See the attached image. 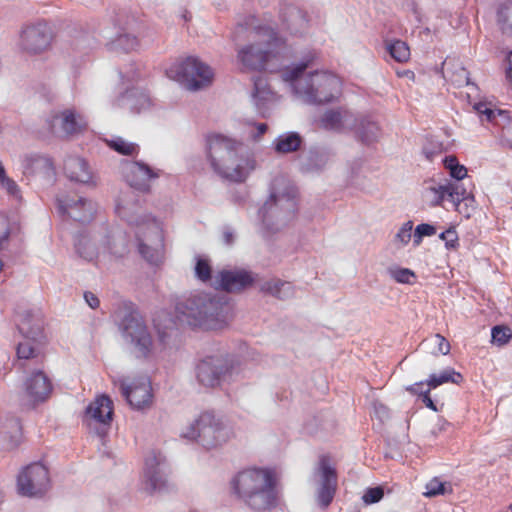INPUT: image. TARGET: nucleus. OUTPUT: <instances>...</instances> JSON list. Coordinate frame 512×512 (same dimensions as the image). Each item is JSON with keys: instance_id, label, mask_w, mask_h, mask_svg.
<instances>
[{"instance_id": "obj_1", "label": "nucleus", "mask_w": 512, "mask_h": 512, "mask_svg": "<svg viewBox=\"0 0 512 512\" xmlns=\"http://www.w3.org/2000/svg\"><path fill=\"white\" fill-rule=\"evenodd\" d=\"M206 157L220 178L234 183L244 182L256 168L254 156L241 141L219 133L206 136Z\"/></svg>"}, {"instance_id": "obj_2", "label": "nucleus", "mask_w": 512, "mask_h": 512, "mask_svg": "<svg viewBox=\"0 0 512 512\" xmlns=\"http://www.w3.org/2000/svg\"><path fill=\"white\" fill-rule=\"evenodd\" d=\"M278 479L274 470L248 467L235 473L230 481L231 494L255 511H267L279 503Z\"/></svg>"}, {"instance_id": "obj_3", "label": "nucleus", "mask_w": 512, "mask_h": 512, "mask_svg": "<svg viewBox=\"0 0 512 512\" xmlns=\"http://www.w3.org/2000/svg\"><path fill=\"white\" fill-rule=\"evenodd\" d=\"M315 58L316 54L309 52L300 63L284 71L283 79L294 82L295 92L306 102L318 105L330 103L341 94L342 83L336 75L326 71H316L304 79H299Z\"/></svg>"}, {"instance_id": "obj_4", "label": "nucleus", "mask_w": 512, "mask_h": 512, "mask_svg": "<svg viewBox=\"0 0 512 512\" xmlns=\"http://www.w3.org/2000/svg\"><path fill=\"white\" fill-rule=\"evenodd\" d=\"M228 303L201 293L176 305V318L189 326L204 330L223 328L229 319Z\"/></svg>"}, {"instance_id": "obj_5", "label": "nucleus", "mask_w": 512, "mask_h": 512, "mask_svg": "<svg viewBox=\"0 0 512 512\" xmlns=\"http://www.w3.org/2000/svg\"><path fill=\"white\" fill-rule=\"evenodd\" d=\"M254 16L245 23L248 37L255 43L247 45L238 52V59L249 70H264L271 59L276 58L284 47V40L275 29L268 25L256 24Z\"/></svg>"}, {"instance_id": "obj_6", "label": "nucleus", "mask_w": 512, "mask_h": 512, "mask_svg": "<svg viewBox=\"0 0 512 512\" xmlns=\"http://www.w3.org/2000/svg\"><path fill=\"white\" fill-rule=\"evenodd\" d=\"M182 435L184 438L197 441L206 449H212L226 443L233 433L212 412H203Z\"/></svg>"}, {"instance_id": "obj_7", "label": "nucleus", "mask_w": 512, "mask_h": 512, "mask_svg": "<svg viewBox=\"0 0 512 512\" xmlns=\"http://www.w3.org/2000/svg\"><path fill=\"white\" fill-rule=\"evenodd\" d=\"M135 235L139 254L150 264L158 265L164 255V235L161 223L147 215L136 222Z\"/></svg>"}, {"instance_id": "obj_8", "label": "nucleus", "mask_w": 512, "mask_h": 512, "mask_svg": "<svg viewBox=\"0 0 512 512\" xmlns=\"http://www.w3.org/2000/svg\"><path fill=\"white\" fill-rule=\"evenodd\" d=\"M166 75L170 79L184 84L189 90H199L212 83L214 73L212 69L198 58L187 57L177 60L166 68Z\"/></svg>"}, {"instance_id": "obj_9", "label": "nucleus", "mask_w": 512, "mask_h": 512, "mask_svg": "<svg viewBox=\"0 0 512 512\" xmlns=\"http://www.w3.org/2000/svg\"><path fill=\"white\" fill-rule=\"evenodd\" d=\"M235 371L233 363L226 357L209 356L197 365V379L206 387H216L230 380Z\"/></svg>"}, {"instance_id": "obj_10", "label": "nucleus", "mask_w": 512, "mask_h": 512, "mask_svg": "<svg viewBox=\"0 0 512 512\" xmlns=\"http://www.w3.org/2000/svg\"><path fill=\"white\" fill-rule=\"evenodd\" d=\"M54 34L45 21L26 25L20 34L19 46L30 55H38L50 49Z\"/></svg>"}, {"instance_id": "obj_11", "label": "nucleus", "mask_w": 512, "mask_h": 512, "mask_svg": "<svg viewBox=\"0 0 512 512\" xmlns=\"http://www.w3.org/2000/svg\"><path fill=\"white\" fill-rule=\"evenodd\" d=\"M18 491L23 496L44 495L50 488L48 469L41 463H32L25 467L17 479Z\"/></svg>"}, {"instance_id": "obj_12", "label": "nucleus", "mask_w": 512, "mask_h": 512, "mask_svg": "<svg viewBox=\"0 0 512 512\" xmlns=\"http://www.w3.org/2000/svg\"><path fill=\"white\" fill-rule=\"evenodd\" d=\"M146 489L150 493L169 491L171 485L166 474V459L161 452L152 450L145 458Z\"/></svg>"}, {"instance_id": "obj_13", "label": "nucleus", "mask_w": 512, "mask_h": 512, "mask_svg": "<svg viewBox=\"0 0 512 512\" xmlns=\"http://www.w3.org/2000/svg\"><path fill=\"white\" fill-rule=\"evenodd\" d=\"M57 206L63 217L80 223L90 222L96 213V204L93 201L77 195L58 197Z\"/></svg>"}, {"instance_id": "obj_14", "label": "nucleus", "mask_w": 512, "mask_h": 512, "mask_svg": "<svg viewBox=\"0 0 512 512\" xmlns=\"http://www.w3.org/2000/svg\"><path fill=\"white\" fill-rule=\"evenodd\" d=\"M130 352L137 358H147L152 351V339L141 314L130 306Z\"/></svg>"}, {"instance_id": "obj_15", "label": "nucleus", "mask_w": 512, "mask_h": 512, "mask_svg": "<svg viewBox=\"0 0 512 512\" xmlns=\"http://www.w3.org/2000/svg\"><path fill=\"white\" fill-rule=\"evenodd\" d=\"M316 472L320 476L318 502L323 508H326L332 502L337 489V473L331 465L328 455L319 457Z\"/></svg>"}, {"instance_id": "obj_16", "label": "nucleus", "mask_w": 512, "mask_h": 512, "mask_svg": "<svg viewBox=\"0 0 512 512\" xmlns=\"http://www.w3.org/2000/svg\"><path fill=\"white\" fill-rule=\"evenodd\" d=\"M160 171L141 161H130V187L148 193L159 178Z\"/></svg>"}, {"instance_id": "obj_17", "label": "nucleus", "mask_w": 512, "mask_h": 512, "mask_svg": "<svg viewBox=\"0 0 512 512\" xmlns=\"http://www.w3.org/2000/svg\"><path fill=\"white\" fill-rule=\"evenodd\" d=\"M26 396L32 404L45 401L52 392V384L42 370L33 372L24 383Z\"/></svg>"}, {"instance_id": "obj_18", "label": "nucleus", "mask_w": 512, "mask_h": 512, "mask_svg": "<svg viewBox=\"0 0 512 512\" xmlns=\"http://www.w3.org/2000/svg\"><path fill=\"white\" fill-rule=\"evenodd\" d=\"M14 321L24 338L32 339L33 341L42 338L43 319L40 315H35L29 310H21L15 313Z\"/></svg>"}, {"instance_id": "obj_19", "label": "nucleus", "mask_w": 512, "mask_h": 512, "mask_svg": "<svg viewBox=\"0 0 512 512\" xmlns=\"http://www.w3.org/2000/svg\"><path fill=\"white\" fill-rule=\"evenodd\" d=\"M218 286L226 292H239L252 285L254 279L251 273L245 270H224L218 275Z\"/></svg>"}, {"instance_id": "obj_20", "label": "nucleus", "mask_w": 512, "mask_h": 512, "mask_svg": "<svg viewBox=\"0 0 512 512\" xmlns=\"http://www.w3.org/2000/svg\"><path fill=\"white\" fill-rule=\"evenodd\" d=\"M153 394L151 381L148 377L134 380L130 385V407L136 410H144L152 404Z\"/></svg>"}, {"instance_id": "obj_21", "label": "nucleus", "mask_w": 512, "mask_h": 512, "mask_svg": "<svg viewBox=\"0 0 512 512\" xmlns=\"http://www.w3.org/2000/svg\"><path fill=\"white\" fill-rule=\"evenodd\" d=\"M280 19L284 29L299 33L308 25L306 14L294 5H284L280 10Z\"/></svg>"}, {"instance_id": "obj_22", "label": "nucleus", "mask_w": 512, "mask_h": 512, "mask_svg": "<svg viewBox=\"0 0 512 512\" xmlns=\"http://www.w3.org/2000/svg\"><path fill=\"white\" fill-rule=\"evenodd\" d=\"M86 415L99 423H109L113 415L112 400L106 395L97 396L86 408Z\"/></svg>"}, {"instance_id": "obj_23", "label": "nucleus", "mask_w": 512, "mask_h": 512, "mask_svg": "<svg viewBox=\"0 0 512 512\" xmlns=\"http://www.w3.org/2000/svg\"><path fill=\"white\" fill-rule=\"evenodd\" d=\"M64 170L66 175L73 181L89 184L93 181V176L89 171L87 162L81 158H70L65 162Z\"/></svg>"}, {"instance_id": "obj_24", "label": "nucleus", "mask_w": 512, "mask_h": 512, "mask_svg": "<svg viewBox=\"0 0 512 512\" xmlns=\"http://www.w3.org/2000/svg\"><path fill=\"white\" fill-rule=\"evenodd\" d=\"M443 73L444 77L456 87H464L470 84L469 72L456 60H445Z\"/></svg>"}, {"instance_id": "obj_25", "label": "nucleus", "mask_w": 512, "mask_h": 512, "mask_svg": "<svg viewBox=\"0 0 512 512\" xmlns=\"http://www.w3.org/2000/svg\"><path fill=\"white\" fill-rule=\"evenodd\" d=\"M351 117V113L346 109H330L320 118V126L326 130L339 132L344 128V123Z\"/></svg>"}, {"instance_id": "obj_26", "label": "nucleus", "mask_w": 512, "mask_h": 512, "mask_svg": "<svg viewBox=\"0 0 512 512\" xmlns=\"http://www.w3.org/2000/svg\"><path fill=\"white\" fill-rule=\"evenodd\" d=\"M61 128L66 135H73L86 128V122L82 116L77 115L73 110H65L61 113Z\"/></svg>"}, {"instance_id": "obj_27", "label": "nucleus", "mask_w": 512, "mask_h": 512, "mask_svg": "<svg viewBox=\"0 0 512 512\" xmlns=\"http://www.w3.org/2000/svg\"><path fill=\"white\" fill-rule=\"evenodd\" d=\"M22 436L21 422L17 418H11L0 426V438L9 439L8 446L16 447Z\"/></svg>"}, {"instance_id": "obj_28", "label": "nucleus", "mask_w": 512, "mask_h": 512, "mask_svg": "<svg viewBox=\"0 0 512 512\" xmlns=\"http://www.w3.org/2000/svg\"><path fill=\"white\" fill-rule=\"evenodd\" d=\"M462 379L463 377L459 372H456L453 368H447L443 370L439 375L431 374L426 380V385L430 389H435L438 386L449 382L459 384Z\"/></svg>"}, {"instance_id": "obj_29", "label": "nucleus", "mask_w": 512, "mask_h": 512, "mask_svg": "<svg viewBox=\"0 0 512 512\" xmlns=\"http://www.w3.org/2000/svg\"><path fill=\"white\" fill-rule=\"evenodd\" d=\"M152 105V101L143 88H131L130 87V108L141 113L148 110Z\"/></svg>"}, {"instance_id": "obj_30", "label": "nucleus", "mask_w": 512, "mask_h": 512, "mask_svg": "<svg viewBox=\"0 0 512 512\" xmlns=\"http://www.w3.org/2000/svg\"><path fill=\"white\" fill-rule=\"evenodd\" d=\"M261 290L279 299H285L293 294V287L290 282L272 280L265 282Z\"/></svg>"}, {"instance_id": "obj_31", "label": "nucleus", "mask_w": 512, "mask_h": 512, "mask_svg": "<svg viewBox=\"0 0 512 512\" xmlns=\"http://www.w3.org/2000/svg\"><path fill=\"white\" fill-rule=\"evenodd\" d=\"M357 133L362 142L371 143L377 139L379 135V127L375 122L368 118H362L357 125Z\"/></svg>"}, {"instance_id": "obj_32", "label": "nucleus", "mask_w": 512, "mask_h": 512, "mask_svg": "<svg viewBox=\"0 0 512 512\" xmlns=\"http://www.w3.org/2000/svg\"><path fill=\"white\" fill-rule=\"evenodd\" d=\"M301 142L302 140L298 134L290 133L277 139L275 149L279 153L294 152L299 149Z\"/></svg>"}, {"instance_id": "obj_33", "label": "nucleus", "mask_w": 512, "mask_h": 512, "mask_svg": "<svg viewBox=\"0 0 512 512\" xmlns=\"http://www.w3.org/2000/svg\"><path fill=\"white\" fill-rule=\"evenodd\" d=\"M466 191L460 190V186L456 183L447 182L444 184V201L447 200L452 204L454 209H458L460 203L465 199Z\"/></svg>"}, {"instance_id": "obj_34", "label": "nucleus", "mask_w": 512, "mask_h": 512, "mask_svg": "<svg viewBox=\"0 0 512 512\" xmlns=\"http://www.w3.org/2000/svg\"><path fill=\"white\" fill-rule=\"evenodd\" d=\"M38 338L36 341L25 338L24 341L20 342L17 346V357L18 359H33L39 354L38 344L40 343Z\"/></svg>"}, {"instance_id": "obj_35", "label": "nucleus", "mask_w": 512, "mask_h": 512, "mask_svg": "<svg viewBox=\"0 0 512 512\" xmlns=\"http://www.w3.org/2000/svg\"><path fill=\"white\" fill-rule=\"evenodd\" d=\"M498 23L504 33L512 35V0L506 1L499 8Z\"/></svg>"}, {"instance_id": "obj_36", "label": "nucleus", "mask_w": 512, "mask_h": 512, "mask_svg": "<svg viewBox=\"0 0 512 512\" xmlns=\"http://www.w3.org/2000/svg\"><path fill=\"white\" fill-rule=\"evenodd\" d=\"M387 51L397 62H406L410 58V49L408 45L401 40H396L388 44Z\"/></svg>"}, {"instance_id": "obj_37", "label": "nucleus", "mask_w": 512, "mask_h": 512, "mask_svg": "<svg viewBox=\"0 0 512 512\" xmlns=\"http://www.w3.org/2000/svg\"><path fill=\"white\" fill-rule=\"evenodd\" d=\"M443 163L452 178L462 180L467 176V168L464 165L459 164L458 159L455 156L445 157Z\"/></svg>"}, {"instance_id": "obj_38", "label": "nucleus", "mask_w": 512, "mask_h": 512, "mask_svg": "<svg viewBox=\"0 0 512 512\" xmlns=\"http://www.w3.org/2000/svg\"><path fill=\"white\" fill-rule=\"evenodd\" d=\"M153 323L160 337H164L166 330L173 328L175 325L174 319L164 310L157 313L153 318Z\"/></svg>"}, {"instance_id": "obj_39", "label": "nucleus", "mask_w": 512, "mask_h": 512, "mask_svg": "<svg viewBox=\"0 0 512 512\" xmlns=\"http://www.w3.org/2000/svg\"><path fill=\"white\" fill-rule=\"evenodd\" d=\"M296 191L294 188H290L286 195H282L280 198H276L275 195L271 196V203L266 202L263 208L261 209L263 215L271 208L273 204H280L282 205L283 202L287 203V206L291 209H294L296 206Z\"/></svg>"}, {"instance_id": "obj_40", "label": "nucleus", "mask_w": 512, "mask_h": 512, "mask_svg": "<svg viewBox=\"0 0 512 512\" xmlns=\"http://www.w3.org/2000/svg\"><path fill=\"white\" fill-rule=\"evenodd\" d=\"M425 197L429 200L431 206H442L444 202V184L427 186L425 188Z\"/></svg>"}, {"instance_id": "obj_41", "label": "nucleus", "mask_w": 512, "mask_h": 512, "mask_svg": "<svg viewBox=\"0 0 512 512\" xmlns=\"http://www.w3.org/2000/svg\"><path fill=\"white\" fill-rule=\"evenodd\" d=\"M491 336L494 344L503 346L512 338V332L507 326H494L491 330Z\"/></svg>"}, {"instance_id": "obj_42", "label": "nucleus", "mask_w": 512, "mask_h": 512, "mask_svg": "<svg viewBox=\"0 0 512 512\" xmlns=\"http://www.w3.org/2000/svg\"><path fill=\"white\" fill-rule=\"evenodd\" d=\"M452 492L451 486H449L448 493ZM447 493L446 483L441 482L438 478H433L426 484V497H435L438 495H444Z\"/></svg>"}, {"instance_id": "obj_43", "label": "nucleus", "mask_w": 512, "mask_h": 512, "mask_svg": "<svg viewBox=\"0 0 512 512\" xmlns=\"http://www.w3.org/2000/svg\"><path fill=\"white\" fill-rule=\"evenodd\" d=\"M212 269L210 263L206 259L199 258L195 266L196 277L202 282H207L211 279Z\"/></svg>"}, {"instance_id": "obj_44", "label": "nucleus", "mask_w": 512, "mask_h": 512, "mask_svg": "<svg viewBox=\"0 0 512 512\" xmlns=\"http://www.w3.org/2000/svg\"><path fill=\"white\" fill-rule=\"evenodd\" d=\"M391 277L398 283L410 284L411 278H415V273L408 268H395L390 270Z\"/></svg>"}, {"instance_id": "obj_45", "label": "nucleus", "mask_w": 512, "mask_h": 512, "mask_svg": "<svg viewBox=\"0 0 512 512\" xmlns=\"http://www.w3.org/2000/svg\"><path fill=\"white\" fill-rule=\"evenodd\" d=\"M436 233V228L433 225L430 224H419L414 232V244L416 246L420 245L422 242L423 237L425 236H433Z\"/></svg>"}, {"instance_id": "obj_46", "label": "nucleus", "mask_w": 512, "mask_h": 512, "mask_svg": "<svg viewBox=\"0 0 512 512\" xmlns=\"http://www.w3.org/2000/svg\"><path fill=\"white\" fill-rule=\"evenodd\" d=\"M432 341H433V343L435 345V348L433 350V354H436V355H438V354H442V355L449 354L451 346H450L449 341L444 336H442L441 334H435L432 337Z\"/></svg>"}, {"instance_id": "obj_47", "label": "nucleus", "mask_w": 512, "mask_h": 512, "mask_svg": "<svg viewBox=\"0 0 512 512\" xmlns=\"http://www.w3.org/2000/svg\"><path fill=\"white\" fill-rule=\"evenodd\" d=\"M384 496V490L381 487L368 488L362 496L365 504H374L379 502Z\"/></svg>"}, {"instance_id": "obj_48", "label": "nucleus", "mask_w": 512, "mask_h": 512, "mask_svg": "<svg viewBox=\"0 0 512 512\" xmlns=\"http://www.w3.org/2000/svg\"><path fill=\"white\" fill-rule=\"evenodd\" d=\"M413 223L412 221H408L402 225L395 236V240L401 245H406L409 243L412 236Z\"/></svg>"}, {"instance_id": "obj_49", "label": "nucleus", "mask_w": 512, "mask_h": 512, "mask_svg": "<svg viewBox=\"0 0 512 512\" xmlns=\"http://www.w3.org/2000/svg\"><path fill=\"white\" fill-rule=\"evenodd\" d=\"M0 184L7 191L8 194L12 196H18L20 193L19 187L16 182L4 175L3 179H0Z\"/></svg>"}, {"instance_id": "obj_50", "label": "nucleus", "mask_w": 512, "mask_h": 512, "mask_svg": "<svg viewBox=\"0 0 512 512\" xmlns=\"http://www.w3.org/2000/svg\"><path fill=\"white\" fill-rule=\"evenodd\" d=\"M105 142L111 149L115 150L116 152L122 155H128V144H126L123 139L117 138L115 140H105Z\"/></svg>"}, {"instance_id": "obj_51", "label": "nucleus", "mask_w": 512, "mask_h": 512, "mask_svg": "<svg viewBox=\"0 0 512 512\" xmlns=\"http://www.w3.org/2000/svg\"><path fill=\"white\" fill-rule=\"evenodd\" d=\"M475 110L481 117H485L487 121L495 118V112L486 103H477L474 106Z\"/></svg>"}, {"instance_id": "obj_52", "label": "nucleus", "mask_w": 512, "mask_h": 512, "mask_svg": "<svg viewBox=\"0 0 512 512\" xmlns=\"http://www.w3.org/2000/svg\"><path fill=\"white\" fill-rule=\"evenodd\" d=\"M115 214L120 218L125 220L127 217V207L125 200L120 198L115 201Z\"/></svg>"}, {"instance_id": "obj_53", "label": "nucleus", "mask_w": 512, "mask_h": 512, "mask_svg": "<svg viewBox=\"0 0 512 512\" xmlns=\"http://www.w3.org/2000/svg\"><path fill=\"white\" fill-rule=\"evenodd\" d=\"M440 238L446 241L447 246L455 247L457 241L456 233L454 230H447L440 234Z\"/></svg>"}, {"instance_id": "obj_54", "label": "nucleus", "mask_w": 512, "mask_h": 512, "mask_svg": "<svg viewBox=\"0 0 512 512\" xmlns=\"http://www.w3.org/2000/svg\"><path fill=\"white\" fill-rule=\"evenodd\" d=\"M426 384V381H420L416 382L406 388V391H408L412 395L422 396L424 394L423 387Z\"/></svg>"}, {"instance_id": "obj_55", "label": "nucleus", "mask_w": 512, "mask_h": 512, "mask_svg": "<svg viewBox=\"0 0 512 512\" xmlns=\"http://www.w3.org/2000/svg\"><path fill=\"white\" fill-rule=\"evenodd\" d=\"M432 389H430L429 387L424 391V394L421 396V400L423 402V404L431 409L432 411H435L437 412L438 411V408L436 407L435 403L433 402V400L431 399L430 397V391Z\"/></svg>"}, {"instance_id": "obj_56", "label": "nucleus", "mask_w": 512, "mask_h": 512, "mask_svg": "<svg viewBox=\"0 0 512 512\" xmlns=\"http://www.w3.org/2000/svg\"><path fill=\"white\" fill-rule=\"evenodd\" d=\"M84 298L87 302V304L92 308V309H96L99 307L100 305V301L98 299V297L92 293V292H86L84 294Z\"/></svg>"}, {"instance_id": "obj_57", "label": "nucleus", "mask_w": 512, "mask_h": 512, "mask_svg": "<svg viewBox=\"0 0 512 512\" xmlns=\"http://www.w3.org/2000/svg\"><path fill=\"white\" fill-rule=\"evenodd\" d=\"M441 146H437L435 149L430 150L428 147H424L423 153L429 161H433L435 156L441 153Z\"/></svg>"}, {"instance_id": "obj_58", "label": "nucleus", "mask_w": 512, "mask_h": 512, "mask_svg": "<svg viewBox=\"0 0 512 512\" xmlns=\"http://www.w3.org/2000/svg\"><path fill=\"white\" fill-rule=\"evenodd\" d=\"M119 390L122 397L128 401V384L125 382V380H119Z\"/></svg>"}, {"instance_id": "obj_59", "label": "nucleus", "mask_w": 512, "mask_h": 512, "mask_svg": "<svg viewBox=\"0 0 512 512\" xmlns=\"http://www.w3.org/2000/svg\"><path fill=\"white\" fill-rule=\"evenodd\" d=\"M139 147L135 144L130 143V158L136 156L138 154Z\"/></svg>"}, {"instance_id": "obj_60", "label": "nucleus", "mask_w": 512, "mask_h": 512, "mask_svg": "<svg viewBox=\"0 0 512 512\" xmlns=\"http://www.w3.org/2000/svg\"><path fill=\"white\" fill-rule=\"evenodd\" d=\"M119 328L124 332L128 329V323L126 321V315H124L121 319V323L119 324Z\"/></svg>"}, {"instance_id": "obj_61", "label": "nucleus", "mask_w": 512, "mask_h": 512, "mask_svg": "<svg viewBox=\"0 0 512 512\" xmlns=\"http://www.w3.org/2000/svg\"><path fill=\"white\" fill-rule=\"evenodd\" d=\"M257 130L259 135H263L267 131V125L265 123H260L257 125Z\"/></svg>"}, {"instance_id": "obj_62", "label": "nucleus", "mask_w": 512, "mask_h": 512, "mask_svg": "<svg viewBox=\"0 0 512 512\" xmlns=\"http://www.w3.org/2000/svg\"><path fill=\"white\" fill-rule=\"evenodd\" d=\"M508 62H509V71L508 73H512V51L510 52L508 56Z\"/></svg>"}, {"instance_id": "obj_63", "label": "nucleus", "mask_w": 512, "mask_h": 512, "mask_svg": "<svg viewBox=\"0 0 512 512\" xmlns=\"http://www.w3.org/2000/svg\"><path fill=\"white\" fill-rule=\"evenodd\" d=\"M225 239L227 243H230L232 241L231 233H225Z\"/></svg>"}, {"instance_id": "obj_64", "label": "nucleus", "mask_w": 512, "mask_h": 512, "mask_svg": "<svg viewBox=\"0 0 512 512\" xmlns=\"http://www.w3.org/2000/svg\"><path fill=\"white\" fill-rule=\"evenodd\" d=\"M506 512H512V503L507 507Z\"/></svg>"}]
</instances>
